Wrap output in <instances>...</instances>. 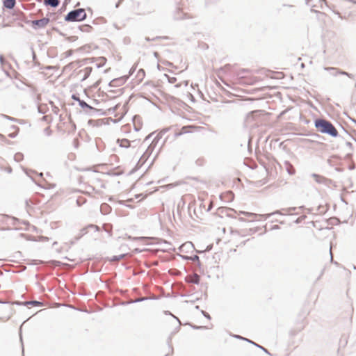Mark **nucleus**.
I'll return each mask as SVG.
<instances>
[{"label": "nucleus", "instance_id": "obj_21", "mask_svg": "<svg viewBox=\"0 0 356 356\" xmlns=\"http://www.w3.org/2000/svg\"><path fill=\"white\" fill-rule=\"evenodd\" d=\"M202 313L206 318L209 319L211 318L210 315L208 313L205 312L204 311H202Z\"/></svg>", "mask_w": 356, "mask_h": 356}, {"label": "nucleus", "instance_id": "obj_17", "mask_svg": "<svg viewBox=\"0 0 356 356\" xmlns=\"http://www.w3.org/2000/svg\"><path fill=\"white\" fill-rule=\"evenodd\" d=\"M245 340H246V341H248V342H250V343H253L254 345L257 346V347H259V348H261V349H262L264 351H265L266 353H268V350H267L266 348H264L261 347V346L257 345V344H256L255 343H254V342H252V341H250V340H248V339H245Z\"/></svg>", "mask_w": 356, "mask_h": 356}, {"label": "nucleus", "instance_id": "obj_16", "mask_svg": "<svg viewBox=\"0 0 356 356\" xmlns=\"http://www.w3.org/2000/svg\"><path fill=\"white\" fill-rule=\"evenodd\" d=\"M0 63L3 67H4L6 64L7 63L2 55H0Z\"/></svg>", "mask_w": 356, "mask_h": 356}, {"label": "nucleus", "instance_id": "obj_29", "mask_svg": "<svg viewBox=\"0 0 356 356\" xmlns=\"http://www.w3.org/2000/svg\"><path fill=\"white\" fill-rule=\"evenodd\" d=\"M144 238L143 237H140V238H136V239L137 240H143Z\"/></svg>", "mask_w": 356, "mask_h": 356}, {"label": "nucleus", "instance_id": "obj_27", "mask_svg": "<svg viewBox=\"0 0 356 356\" xmlns=\"http://www.w3.org/2000/svg\"><path fill=\"white\" fill-rule=\"evenodd\" d=\"M199 259L198 256L195 255L193 258V260H197Z\"/></svg>", "mask_w": 356, "mask_h": 356}, {"label": "nucleus", "instance_id": "obj_9", "mask_svg": "<svg viewBox=\"0 0 356 356\" xmlns=\"http://www.w3.org/2000/svg\"><path fill=\"white\" fill-rule=\"evenodd\" d=\"M240 213L250 218L251 221H254L257 218L258 215L254 213L246 212V211H240Z\"/></svg>", "mask_w": 356, "mask_h": 356}, {"label": "nucleus", "instance_id": "obj_23", "mask_svg": "<svg viewBox=\"0 0 356 356\" xmlns=\"http://www.w3.org/2000/svg\"><path fill=\"white\" fill-rule=\"evenodd\" d=\"M169 81L172 83H175L176 81V78L175 77H172L170 79H169Z\"/></svg>", "mask_w": 356, "mask_h": 356}, {"label": "nucleus", "instance_id": "obj_14", "mask_svg": "<svg viewBox=\"0 0 356 356\" xmlns=\"http://www.w3.org/2000/svg\"><path fill=\"white\" fill-rule=\"evenodd\" d=\"M23 154L22 153H16L14 156V159L17 162H19L23 159Z\"/></svg>", "mask_w": 356, "mask_h": 356}, {"label": "nucleus", "instance_id": "obj_12", "mask_svg": "<svg viewBox=\"0 0 356 356\" xmlns=\"http://www.w3.org/2000/svg\"><path fill=\"white\" fill-rule=\"evenodd\" d=\"M191 128V127H188V126L183 127L181 128V130L180 132L175 134V136L177 137V136H181V134L190 132L191 131H190Z\"/></svg>", "mask_w": 356, "mask_h": 356}, {"label": "nucleus", "instance_id": "obj_35", "mask_svg": "<svg viewBox=\"0 0 356 356\" xmlns=\"http://www.w3.org/2000/svg\"><path fill=\"white\" fill-rule=\"evenodd\" d=\"M135 129H136V131H138L139 130V129H138L136 127H135Z\"/></svg>", "mask_w": 356, "mask_h": 356}, {"label": "nucleus", "instance_id": "obj_25", "mask_svg": "<svg viewBox=\"0 0 356 356\" xmlns=\"http://www.w3.org/2000/svg\"><path fill=\"white\" fill-rule=\"evenodd\" d=\"M330 259H331V261H332V259H333V256H332V246H330Z\"/></svg>", "mask_w": 356, "mask_h": 356}, {"label": "nucleus", "instance_id": "obj_31", "mask_svg": "<svg viewBox=\"0 0 356 356\" xmlns=\"http://www.w3.org/2000/svg\"><path fill=\"white\" fill-rule=\"evenodd\" d=\"M76 202H77L78 204H80V200H77Z\"/></svg>", "mask_w": 356, "mask_h": 356}, {"label": "nucleus", "instance_id": "obj_13", "mask_svg": "<svg viewBox=\"0 0 356 356\" xmlns=\"http://www.w3.org/2000/svg\"><path fill=\"white\" fill-rule=\"evenodd\" d=\"M312 177H314V180L317 183H323V182L324 177H323L322 176H320L317 174H312Z\"/></svg>", "mask_w": 356, "mask_h": 356}, {"label": "nucleus", "instance_id": "obj_1", "mask_svg": "<svg viewBox=\"0 0 356 356\" xmlns=\"http://www.w3.org/2000/svg\"><path fill=\"white\" fill-rule=\"evenodd\" d=\"M315 126L321 133L327 134L333 137L338 135V131L332 124L325 120H316Z\"/></svg>", "mask_w": 356, "mask_h": 356}, {"label": "nucleus", "instance_id": "obj_24", "mask_svg": "<svg viewBox=\"0 0 356 356\" xmlns=\"http://www.w3.org/2000/svg\"><path fill=\"white\" fill-rule=\"evenodd\" d=\"M84 70L86 72V74H88L89 72H90L91 68L90 67H86Z\"/></svg>", "mask_w": 356, "mask_h": 356}, {"label": "nucleus", "instance_id": "obj_11", "mask_svg": "<svg viewBox=\"0 0 356 356\" xmlns=\"http://www.w3.org/2000/svg\"><path fill=\"white\" fill-rule=\"evenodd\" d=\"M15 0H4L3 5L6 8L11 9L15 6Z\"/></svg>", "mask_w": 356, "mask_h": 356}, {"label": "nucleus", "instance_id": "obj_8", "mask_svg": "<svg viewBox=\"0 0 356 356\" xmlns=\"http://www.w3.org/2000/svg\"><path fill=\"white\" fill-rule=\"evenodd\" d=\"M44 4L56 8L59 5V0H44Z\"/></svg>", "mask_w": 356, "mask_h": 356}, {"label": "nucleus", "instance_id": "obj_28", "mask_svg": "<svg viewBox=\"0 0 356 356\" xmlns=\"http://www.w3.org/2000/svg\"><path fill=\"white\" fill-rule=\"evenodd\" d=\"M332 72H332V74H333V75H334V76H336V75L339 74H338V73H337L335 71H332Z\"/></svg>", "mask_w": 356, "mask_h": 356}, {"label": "nucleus", "instance_id": "obj_6", "mask_svg": "<svg viewBox=\"0 0 356 356\" xmlns=\"http://www.w3.org/2000/svg\"><path fill=\"white\" fill-rule=\"evenodd\" d=\"M325 70H328V71H335L337 73H338L339 74H343V75H346L347 76H348L349 78H353V74H349L346 72H343V71H341L337 68H334V67H325Z\"/></svg>", "mask_w": 356, "mask_h": 356}, {"label": "nucleus", "instance_id": "obj_3", "mask_svg": "<svg viewBox=\"0 0 356 356\" xmlns=\"http://www.w3.org/2000/svg\"><path fill=\"white\" fill-rule=\"evenodd\" d=\"M163 133L160 132L156 134V136L153 138L151 144L148 146L146 151L144 152V154L142 155L139 160V163H145V161L147 159V158L152 154L153 152L154 148L157 145L159 140L162 138Z\"/></svg>", "mask_w": 356, "mask_h": 356}, {"label": "nucleus", "instance_id": "obj_22", "mask_svg": "<svg viewBox=\"0 0 356 356\" xmlns=\"http://www.w3.org/2000/svg\"><path fill=\"white\" fill-rule=\"evenodd\" d=\"M153 134H149V136H147L145 138V142L148 141V140L151 138V137L153 136Z\"/></svg>", "mask_w": 356, "mask_h": 356}, {"label": "nucleus", "instance_id": "obj_32", "mask_svg": "<svg viewBox=\"0 0 356 356\" xmlns=\"http://www.w3.org/2000/svg\"><path fill=\"white\" fill-rule=\"evenodd\" d=\"M113 260H118V258H117L116 257H115L114 259H113Z\"/></svg>", "mask_w": 356, "mask_h": 356}, {"label": "nucleus", "instance_id": "obj_33", "mask_svg": "<svg viewBox=\"0 0 356 356\" xmlns=\"http://www.w3.org/2000/svg\"><path fill=\"white\" fill-rule=\"evenodd\" d=\"M9 120H13V118L10 117H7Z\"/></svg>", "mask_w": 356, "mask_h": 356}, {"label": "nucleus", "instance_id": "obj_5", "mask_svg": "<svg viewBox=\"0 0 356 356\" xmlns=\"http://www.w3.org/2000/svg\"><path fill=\"white\" fill-rule=\"evenodd\" d=\"M72 98L76 100L79 102V106L86 112H88L89 110L90 111L94 109L92 106H89L86 102H85L83 100H81L79 97H76L75 95H73Z\"/></svg>", "mask_w": 356, "mask_h": 356}, {"label": "nucleus", "instance_id": "obj_10", "mask_svg": "<svg viewBox=\"0 0 356 356\" xmlns=\"http://www.w3.org/2000/svg\"><path fill=\"white\" fill-rule=\"evenodd\" d=\"M118 143H119L120 146L122 147L127 148L130 146V141L127 139H118Z\"/></svg>", "mask_w": 356, "mask_h": 356}, {"label": "nucleus", "instance_id": "obj_34", "mask_svg": "<svg viewBox=\"0 0 356 356\" xmlns=\"http://www.w3.org/2000/svg\"><path fill=\"white\" fill-rule=\"evenodd\" d=\"M268 216H270V214L266 215V218H267Z\"/></svg>", "mask_w": 356, "mask_h": 356}, {"label": "nucleus", "instance_id": "obj_18", "mask_svg": "<svg viewBox=\"0 0 356 356\" xmlns=\"http://www.w3.org/2000/svg\"><path fill=\"white\" fill-rule=\"evenodd\" d=\"M44 133H45V134H46L47 136H50V135H51V130H50V128H49V127H47V128H45V129H44Z\"/></svg>", "mask_w": 356, "mask_h": 356}, {"label": "nucleus", "instance_id": "obj_2", "mask_svg": "<svg viewBox=\"0 0 356 356\" xmlns=\"http://www.w3.org/2000/svg\"><path fill=\"white\" fill-rule=\"evenodd\" d=\"M86 18V13L83 8L74 10L68 13L65 17V20L67 22H80Z\"/></svg>", "mask_w": 356, "mask_h": 356}, {"label": "nucleus", "instance_id": "obj_20", "mask_svg": "<svg viewBox=\"0 0 356 356\" xmlns=\"http://www.w3.org/2000/svg\"><path fill=\"white\" fill-rule=\"evenodd\" d=\"M199 280H200L199 276H198V275H195V279H194V280H193V281H192V282H193V283L197 284V283L199 282Z\"/></svg>", "mask_w": 356, "mask_h": 356}, {"label": "nucleus", "instance_id": "obj_26", "mask_svg": "<svg viewBox=\"0 0 356 356\" xmlns=\"http://www.w3.org/2000/svg\"><path fill=\"white\" fill-rule=\"evenodd\" d=\"M108 206L106 204H102L101 207V209L103 210L104 208H108Z\"/></svg>", "mask_w": 356, "mask_h": 356}, {"label": "nucleus", "instance_id": "obj_4", "mask_svg": "<svg viewBox=\"0 0 356 356\" xmlns=\"http://www.w3.org/2000/svg\"><path fill=\"white\" fill-rule=\"evenodd\" d=\"M49 22V19L47 17H44L41 19L33 20L31 22L32 26L33 29H42L44 28Z\"/></svg>", "mask_w": 356, "mask_h": 356}, {"label": "nucleus", "instance_id": "obj_19", "mask_svg": "<svg viewBox=\"0 0 356 356\" xmlns=\"http://www.w3.org/2000/svg\"><path fill=\"white\" fill-rule=\"evenodd\" d=\"M52 111L53 112L55 113V114H58V112H59V108L55 106H53V108H52Z\"/></svg>", "mask_w": 356, "mask_h": 356}, {"label": "nucleus", "instance_id": "obj_30", "mask_svg": "<svg viewBox=\"0 0 356 356\" xmlns=\"http://www.w3.org/2000/svg\"><path fill=\"white\" fill-rule=\"evenodd\" d=\"M211 204H210V205H209V208H208L207 211H209V210L211 209Z\"/></svg>", "mask_w": 356, "mask_h": 356}, {"label": "nucleus", "instance_id": "obj_7", "mask_svg": "<svg viewBox=\"0 0 356 356\" xmlns=\"http://www.w3.org/2000/svg\"><path fill=\"white\" fill-rule=\"evenodd\" d=\"M325 70H328V71H335L337 73H338L339 74H343V75H346L347 76H348L349 78H353V74H349L346 72H343V71H341L337 68H334V67H325Z\"/></svg>", "mask_w": 356, "mask_h": 356}, {"label": "nucleus", "instance_id": "obj_15", "mask_svg": "<svg viewBox=\"0 0 356 356\" xmlns=\"http://www.w3.org/2000/svg\"><path fill=\"white\" fill-rule=\"evenodd\" d=\"M25 304L26 305H40L42 303L38 301H30V302H26Z\"/></svg>", "mask_w": 356, "mask_h": 356}]
</instances>
